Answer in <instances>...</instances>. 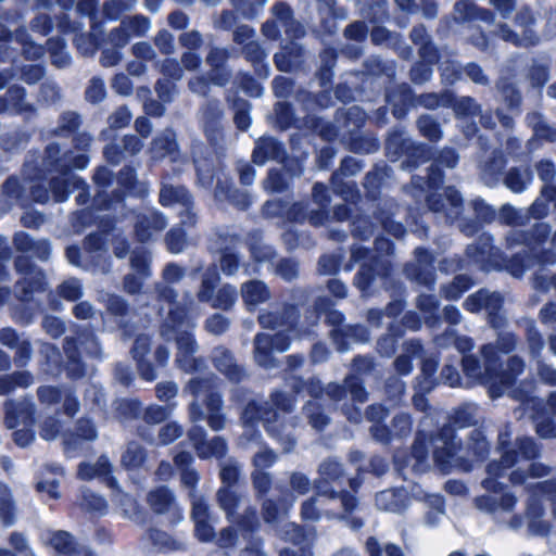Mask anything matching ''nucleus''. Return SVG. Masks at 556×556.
Segmentation results:
<instances>
[{"instance_id": "obj_1", "label": "nucleus", "mask_w": 556, "mask_h": 556, "mask_svg": "<svg viewBox=\"0 0 556 556\" xmlns=\"http://www.w3.org/2000/svg\"><path fill=\"white\" fill-rule=\"evenodd\" d=\"M518 464L515 451H504L501 460L489 464L488 477L482 481V486L491 494L476 497L475 505L482 513L491 515L497 522L505 525L511 530H519L523 527L525 520L521 515L514 514L518 504V497L509 492L498 494L500 483L497 478L505 475L506 470Z\"/></svg>"}, {"instance_id": "obj_2", "label": "nucleus", "mask_w": 556, "mask_h": 556, "mask_svg": "<svg viewBox=\"0 0 556 556\" xmlns=\"http://www.w3.org/2000/svg\"><path fill=\"white\" fill-rule=\"evenodd\" d=\"M175 299L173 289L166 287L160 291V300L163 302L161 314H166L161 326V336L167 341H176L178 350L176 363L185 371L191 372L202 365V361L194 357L198 350L191 333L194 325L187 317V303L182 307Z\"/></svg>"}, {"instance_id": "obj_3", "label": "nucleus", "mask_w": 556, "mask_h": 556, "mask_svg": "<svg viewBox=\"0 0 556 556\" xmlns=\"http://www.w3.org/2000/svg\"><path fill=\"white\" fill-rule=\"evenodd\" d=\"M433 447V460L442 472H448L453 468L464 466V460L469 458L470 454L476 457H482L489 450V444L481 430L471 431L469 442L464 448L456 442L454 429L444 427L439 435L431 440Z\"/></svg>"}, {"instance_id": "obj_4", "label": "nucleus", "mask_w": 556, "mask_h": 556, "mask_svg": "<svg viewBox=\"0 0 556 556\" xmlns=\"http://www.w3.org/2000/svg\"><path fill=\"white\" fill-rule=\"evenodd\" d=\"M186 391L194 397L189 407V417L192 422L207 419L208 426L215 431L225 427V418L220 413L222 397L215 391L213 377L192 378Z\"/></svg>"}, {"instance_id": "obj_5", "label": "nucleus", "mask_w": 556, "mask_h": 556, "mask_svg": "<svg viewBox=\"0 0 556 556\" xmlns=\"http://www.w3.org/2000/svg\"><path fill=\"white\" fill-rule=\"evenodd\" d=\"M316 495L305 501L302 505V517L306 520L316 521L321 516L320 507H324L325 514L332 517H340V506L344 513L351 511L355 507V498L349 493L333 494L329 492L323 483L316 484Z\"/></svg>"}, {"instance_id": "obj_6", "label": "nucleus", "mask_w": 556, "mask_h": 556, "mask_svg": "<svg viewBox=\"0 0 556 556\" xmlns=\"http://www.w3.org/2000/svg\"><path fill=\"white\" fill-rule=\"evenodd\" d=\"M294 406V400L283 393H274L270 403L260 407L256 403H250L245 407L242 419L244 425H252L254 420L261 419L267 428V431L276 435L278 426L276 425L282 414L289 413Z\"/></svg>"}, {"instance_id": "obj_7", "label": "nucleus", "mask_w": 556, "mask_h": 556, "mask_svg": "<svg viewBox=\"0 0 556 556\" xmlns=\"http://www.w3.org/2000/svg\"><path fill=\"white\" fill-rule=\"evenodd\" d=\"M482 355L483 368L475 357L470 355L464 356L462 359L464 371L469 378L485 384L492 397H498L497 378H494L495 366H497L498 362L495 348L492 345L483 346Z\"/></svg>"}, {"instance_id": "obj_8", "label": "nucleus", "mask_w": 556, "mask_h": 556, "mask_svg": "<svg viewBox=\"0 0 556 556\" xmlns=\"http://www.w3.org/2000/svg\"><path fill=\"white\" fill-rule=\"evenodd\" d=\"M311 489L309 479L300 472H293L290 477L289 486H279L281 505L276 507L273 501L264 503V518L267 522L280 520L288 508L293 505L296 497L306 494Z\"/></svg>"}, {"instance_id": "obj_9", "label": "nucleus", "mask_w": 556, "mask_h": 556, "mask_svg": "<svg viewBox=\"0 0 556 556\" xmlns=\"http://www.w3.org/2000/svg\"><path fill=\"white\" fill-rule=\"evenodd\" d=\"M535 23L536 18L530 8L522 7L515 17V24L520 28L519 33L509 29L506 25H501L495 33L503 40L515 46L530 47L536 45L540 40L536 31L533 29Z\"/></svg>"}, {"instance_id": "obj_10", "label": "nucleus", "mask_w": 556, "mask_h": 556, "mask_svg": "<svg viewBox=\"0 0 556 556\" xmlns=\"http://www.w3.org/2000/svg\"><path fill=\"white\" fill-rule=\"evenodd\" d=\"M50 190L41 185L31 188V195L36 202L46 203L52 195L56 202H63L67 199L68 192L72 190H81L77 197L81 201L85 195V182L77 175L64 174L62 178L52 179L49 184Z\"/></svg>"}, {"instance_id": "obj_11", "label": "nucleus", "mask_w": 556, "mask_h": 556, "mask_svg": "<svg viewBox=\"0 0 556 556\" xmlns=\"http://www.w3.org/2000/svg\"><path fill=\"white\" fill-rule=\"evenodd\" d=\"M522 324L526 328L529 355L532 359H535L538 364V375L543 382L556 386V369L540 359L542 351L544 350V341L536 329L535 323L531 319H525Z\"/></svg>"}, {"instance_id": "obj_12", "label": "nucleus", "mask_w": 556, "mask_h": 556, "mask_svg": "<svg viewBox=\"0 0 556 556\" xmlns=\"http://www.w3.org/2000/svg\"><path fill=\"white\" fill-rule=\"evenodd\" d=\"M525 362L522 358L518 356H511L508 358L506 363V368L497 371L494 370V378H497V392H500V396L505 392L509 391V394L521 401L527 407L530 405L533 407L535 405L534 399H529L527 395H523L519 390L511 389V386L517 376L523 372L525 370Z\"/></svg>"}, {"instance_id": "obj_13", "label": "nucleus", "mask_w": 556, "mask_h": 556, "mask_svg": "<svg viewBox=\"0 0 556 556\" xmlns=\"http://www.w3.org/2000/svg\"><path fill=\"white\" fill-rule=\"evenodd\" d=\"M503 299L497 292H489L486 290H480L477 293L470 295L464 303L466 309L469 312H479L484 309L488 312L490 317V323L493 328L498 329L504 324L505 320L497 313L502 307Z\"/></svg>"}, {"instance_id": "obj_14", "label": "nucleus", "mask_w": 556, "mask_h": 556, "mask_svg": "<svg viewBox=\"0 0 556 556\" xmlns=\"http://www.w3.org/2000/svg\"><path fill=\"white\" fill-rule=\"evenodd\" d=\"M255 361L265 368L274 367V358L271 352H285L290 346V338L285 332H278L274 337L268 334H257L254 340Z\"/></svg>"}, {"instance_id": "obj_15", "label": "nucleus", "mask_w": 556, "mask_h": 556, "mask_svg": "<svg viewBox=\"0 0 556 556\" xmlns=\"http://www.w3.org/2000/svg\"><path fill=\"white\" fill-rule=\"evenodd\" d=\"M551 232V228L547 224L541 223L535 225L534 232L531 238H525L519 231H513L509 239L526 243L531 252L534 254V258L538 264L552 265L556 263V254L553 251H542L541 245L547 239Z\"/></svg>"}, {"instance_id": "obj_16", "label": "nucleus", "mask_w": 556, "mask_h": 556, "mask_svg": "<svg viewBox=\"0 0 556 556\" xmlns=\"http://www.w3.org/2000/svg\"><path fill=\"white\" fill-rule=\"evenodd\" d=\"M160 202L163 206L180 205L181 223L190 226L195 224V214L191 211L192 199L184 187L164 185L160 192Z\"/></svg>"}, {"instance_id": "obj_17", "label": "nucleus", "mask_w": 556, "mask_h": 556, "mask_svg": "<svg viewBox=\"0 0 556 556\" xmlns=\"http://www.w3.org/2000/svg\"><path fill=\"white\" fill-rule=\"evenodd\" d=\"M218 277L213 274L212 277H205L202 280V287L198 292V296L203 302H211L212 306L220 309H229L237 300V291L231 286L222 287L215 296H212V290Z\"/></svg>"}, {"instance_id": "obj_18", "label": "nucleus", "mask_w": 556, "mask_h": 556, "mask_svg": "<svg viewBox=\"0 0 556 556\" xmlns=\"http://www.w3.org/2000/svg\"><path fill=\"white\" fill-rule=\"evenodd\" d=\"M523 520L530 535L546 536L551 532V525L545 518L542 500L536 495L528 498Z\"/></svg>"}, {"instance_id": "obj_19", "label": "nucleus", "mask_w": 556, "mask_h": 556, "mask_svg": "<svg viewBox=\"0 0 556 556\" xmlns=\"http://www.w3.org/2000/svg\"><path fill=\"white\" fill-rule=\"evenodd\" d=\"M15 266L17 271L23 275L17 282V288L22 292V300L26 301L29 299L31 292L43 289L45 277L39 269L30 266L26 256L17 257Z\"/></svg>"}, {"instance_id": "obj_20", "label": "nucleus", "mask_w": 556, "mask_h": 556, "mask_svg": "<svg viewBox=\"0 0 556 556\" xmlns=\"http://www.w3.org/2000/svg\"><path fill=\"white\" fill-rule=\"evenodd\" d=\"M205 431L203 428L194 426L189 431V439L192 442L199 457L210 458L216 457L222 458L226 455L227 445L224 439L215 437L211 441H205Z\"/></svg>"}, {"instance_id": "obj_21", "label": "nucleus", "mask_w": 556, "mask_h": 556, "mask_svg": "<svg viewBox=\"0 0 556 556\" xmlns=\"http://www.w3.org/2000/svg\"><path fill=\"white\" fill-rule=\"evenodd\" d=\"M5 419L4 424L9 429L16 428L20 425H33L35 405L24 399L22 401H7L4 404Z\"/></svg>"}, {"instance_id": "obj_22", "label": "nucleus", "mask_w": 556, "mask_h": 556, "mask_svg": "<svg viewBox=\"0 0 556 556\" xmlns=\"http://www.w3.org/2000/svg\"><path fill=\"white\" fill-rule=\"evenodd\" d=\"M275 21H268L263 25V34L269 39H276L279 35L278 24L285 28L287 33L292 31L294 36L302 35L301 27L298 25L293 27L294 23L291 21V12L289 7L285 3H278L273 9Z\"/></svg>"}, {"instance_id": "obj_23", "label": "nucleus", "mask_w": 556, "mask_h": 556, "mask_svg": "<svg viewBox=\"0 0 556 556\" xmlns=\"http://www.w3.org/2000/svg\"><path fill=\"white\" fill-rule=\"evenodd\" d=\"M166 226L167 219L163 214L155 211H149L146 214L137 216L135 231L137 238L141 242H146L152 239L154 235L162 231Z\"/></svg>"}, {"instance_id": "obj_24", "label": "nucleus", "mask_w": 556, "mask_h": 556, "mask_svg": "<svg viewBox=\"0 0 556 556\" xmlns=\"http://www.w3.org/2000/svg\"><path fill=\"white\" fill-rule=\"evenodd\" d=\"M130 266L135 271L125 278V290L128 293H136L142 286V280L149 276V256L146 251H134L130 256Z\"/></svg>"}, {"instance_id": "obj_25", "label": "nucleus", "mask_w": 556, "mask_h": 556, "mask_svg": "<svg viewBox=\"0 0 556 556\" xmlns=\"http://www.w3.org/2000/svg\"><path fill=\"white\" fill-rule=\"evenodd\" d=\"M408 505V492L404 488L388 489L376 495V506L380 510L401 514Z\"/></svg>"}, {"instance_id": "obj_26", "label": "nucleus", "mask_w": 556, "mask_h": 556, "mask_svg": "<svg viewBox=\"0 0 556 556\" xmlns=\"http://www.w3.org/2000/svg\"><path fill=\"white\" fill-rule=\"evenodd\" d=\"M326 393L334 401L343 400L346 394H350L351 399L359 404H363L368 400V393L365 391L363 382L357 377L346 378L344 387L329 384L326 388Z\"/></svg>"}, {"instance_id": "obj_27", "label": "nucleus", "mask_w": 556, "mask_h": 556, "mask_svg": "<svg viewBox=\"0 0 556 556\" xmlns=\"http://www.w3.org/2000/svg\"><path fill=\"white\" fill-rule=\"evenodd\" d=\"M97 437V430L92 422L89 419H80L77 422L76 433L64 438L66 454L74 457L75 452L83 448V441H93Z\"/></svg>"}, {"instance_id": "obj_28", "label": "nucleus", "mask_w": 556, "mask_h": 556, "mask_svg": "<svg viewBox=\"0 0 556 556\" xmlns=\"http://www.w3.org/2000/svg\"><path fill=\"white\" fill-rule=\"evenodd\" d=\"M16 41L22 47L23 54L29 59H39L43 55L45 50L40 45L34 43L29 40V36L25 29H18L14 36L7 28L4 24L0 22V41Z\"/></svg>"}, {"instance_id": "obj_29", "label": "nucleus", "mask_w": 556, "mask_h": 556, "mask_svg": "<svg viewBox=\"0 0 556 556\" xmlns=\"http://www.w3.org/2000/svg\"><path fill=\"white\" fill-rule=\"evenodd\" d=\"M49 542L55 552L64 556H93L88 548L74 542L72 535L65 531L53 533Z\"/></svg>"}, {"instance_id": "obj_30", "label": "nucleus", "mask_w": 556, "mask_h": 556, "mask_svg": "<svg viewBox=\"0 0 556 556\" xmlns=\"http://www.w3.org/2000/svg\"><path fill=\"white\" fill-rule=\"evenodd\" d=\"M112 465L105 456H102L93 465L80 464L78 476L84 480L93 478L102 479L110 488L116 486V480L111 476Z\"/></svg>"}, {"instance_id": "obj_31", "label": "nucleus", "mask_w": 556, "mask_h": 556, "mask_svg": "<svg viewBox=\"0 0 556 556\" xmlns=\"http://www.w3.org/2000/svg\"><path fill=\"white\" fill-rule=\"evenodd\" d=\"M417 266H409L407 274L420 283L431 285L434 281L432 268H430L431 256L428 251L418 248L415 250Z\"/></svg>"}, {"instance_id": "obj_32", "label": "nucleus", "mask_w": 556, "mask_h": 556, "mask_svg": "<svg viewBox=\"0 0 556 556\" xmlns=\"http://www.w3.org/2000/svg\"><path fill=\"white\" fill-rule=\"evenodd\" d=\"M455 18L463 21H482L486 24H493L495 16L488 9L478 8L475 3L463 0L455 4Z\"/></svg>"}, {"instance_id": "obj_33", "label": "nucleus", "mask_w": 556, "mask_h": 556, "mask_svg": "<svg viewBox=\"0 0 556 556\" xmlns=\"http://www.w3.org/2000/svg\"><path fill=\"white\" fill-rule=\"evenodd\" d=\"M113 489V502L119 507L122 515L136 523H143L146 515L139 508L137 502L128 494L122 492L117 485Z\"/></svg>"}, {"instance_id": "obj_34", "label": "nucleus", "mask_w": 556, "mask_h": 556, "mask_svg": "<svg viewBox=\"0 0 556 556\" xmlns=\"http://www.w3.org/2000/svg\"><path fill=\"white\" fill-rule=\"evenodd\" d=\"M176 153L177 143L173 130L166 129L153 140L151 154L154 159L170 156L172 160H176Z\"/></svg>"}, {"instance_id": "obj_35", "label": "nucleus", "mask_w": 556, "mask_h": 556, "mask_svg": "<svg viewBox=\"0 0 556 556\" xmlns=\"http://www.w3.org/2000/svg\"><path fill=\"white\" fill-rule=\"evenodd\" d=\"M229 53L224 48H212L206 56V62L214 68L211 79L215 85L224 86L229 80V74L225 71L219 72V68L225 64Z\"/></svg>"}, {"instance_id": "obj_36", "label": "nucleus", "mask_w": 556, "mask_h": 556, "mask_svg": "<svg viewBox=\"0 0 556 556\" xmlns=\"http://www.w3.org/2000/svg\"><path fill=\"white\" fill-rule=\"evenodd\" d=\"M242 298L249 308L266 302L270 298V292L266 285L260 280H252L242 286Z\"/></svg>"}, {"instance_id": "obj_37", "label": "nucleus", "mask_w": 556, "mask_h": 556, "mask_svg": "<svg viewBox=\"0 0 556 556\" xmlns=\"http://www.w3.org/2000/svg\"><path fill=\"white\" fill-rule=\"evenodd\" d=\"M444 195L446 198V203H439V201L437 200V195L431 194L428 198L429 207L434 212L445 210L446 216L448 218L456 217L458 215V208L462 205L463 201L460 194L458 193L457 190L453 188H447L444 191Z\"/></svg>"}, {"instance_id": "obj_38", "label": "nucleus", "mask_w": 556, "mask_h": 556, "mask_svg": "<svg viewBox=\"0 0 556 556\" xmlns=\"http://www.w3.org/2000/svg\"><path fill=\"white\" fill-rule=\"evenodd\" d=\"M213 362L215 367L230 380H240L242 377V371L235 364L232 355L226 349L216 348L213 351Z\"/></svg>"}, {"instance_id": "obj_39", "label": "nucleus", "mask_w": 556, "mask_h": 556, "mask_svg": "<svg viewBox=\"0 0 556 556\" xmlns=\"http://www.w3.org/2000/svg\"><path fill=\"white\" fill-rule=\"evenodd\" d=\"M413 496L419 500H425L433 510L426 515L425 521L428 526H435L440 522L444 515V501L443 497L437 494L427 495L418 488L412 489Z\"/></svg>"}, {"instance_id": "obj_40", "label": "nucleus", "mask_w": 556, "mask_h": 556, "mask_svg": "<svg viewBox=\"0 0 556 556\" xmlns=\"http://www.w3.org/2000/svg\"><path fill=\"white\" fill-rule=\"evenodd\" d=\"M148 503L156 514H165L176 508L175 498L165 486L151 491L148 494Z\"/></svg>"}, {"instance_id": "obj_41", "label": "nucleus", "mask_w": 556, "mask_h": 556, "mask_svg": "<svg viewBox=\"0 0 556 556\" xmlns=\"http://www.w3.org/2000/svg\"><path fill=\"white\" fill-rule=\"evenodd\" d=\"M281 154V146L274 138H262L256 142L253 151L255 164L263 165L269 159H278Z\"/></svg>"}, {"instance_id": "obj_42", "label": "nucleus", "mask_w": 556, "mask_h": 556, "mask_svg": "<svg viewBox=\"0 0 556 556\" xmlns=\"http://www.w3.org/2000/svg\"><path fill=\"white\" fill-rule=\"evenodd\" d=\"M33 376L28 371H17L0 377V394L7 395L17 388H27L33 384Z\"/></svg>"}, {"instance_id": "obj_43", "label": "nucleus", "mask_w": 556, "mask_h": 556, "mask_svg": "<svg viewBox=\"0 0 556 556\" xmlns=\"http://www.w3.org/2000/svg\"><path fill=\"white\" fill-rule=\"evenodd\" d=\"M551 469L542 463H531L527 468L518 467L513 470L509 475L510 482L513 484H521L527 481L528 478H541L547 476Z\"/></svg>"}, {"instance_id": "obj_44", "label": "nucleus", "mask_w": 556, "mask_h": 556, "mask_svg": "<svg viewBox=\"0 0 556 556\" xmlns=\"http://www.w3.org/2000/svg\"><path fill=\"white\" fill-rule=\"evenodd\" d=\"M555 201L556 205V188L545 185L541 195L533 202L529 208V213L533 218H543L548 213V202Z\"/></svg>"}, {"instance_id": "obj_45", "label": "nucleus", "mask_w": 556, "mask_h": 556, "mask_svg": "<svg viewBox=\"0 0 556 556\" xmlns=\"http://www.w3.org/2000/svg\"><path fill=\"white\" fill-rule=\"evenodd\" d=\"M412 40L419 45V53L424 62L432 63L437 61V51L428 41V36L424 26L414 27L410 33Z\"/></svg>"}, {"instance_id": "obj_46", "label": "nucleus", "mask_w": 556, "mask_h": 556, "mask_svg": "<svg viewBox=\"0 0 556 556\" xmlns=\"http://www.w3.org/2000/svg\"><path fill=\"white\" fill-rule=\"evenodd\" d=\"M222 116V111L218 105L213 104L210 108L205 109L202 112V119L204 125V130L212 141L217 140V136L219 134V118Z\"/></svg>"}, {"instance_id": "obj_47", "label": "nucleus", "mask_w": 556, "mask_h": 556, "mask_svg": "<svg viewBox=\"0 0 556 556\" xmlns=\"http://www.w3.org/2000/svg\"><path fill=\"white\" fill-rule=\"evenodd\" d=\"M320 480L316 484L323 483L324 486L333 494L334 491L328 486L330 482H336L342 477V466L336 460L324 462L319 467Z\"/></svg>"}, {"instance_id": "obj_48", "label": "nucleus", "mask_w": 556, "mask_h": 556, "mask_svg": "<svg viewBox=\"0 0 556 556\" xmlns=\"http://www.w3.org/2000/svg\"><path fill=\"white\" fill-rule=\"evenodd\" d=\"M143 448L135 442H130L122 455V465L128 469L141 467L146 462Z\"/></svg>"}, {"instance_id": "obj_49", "label": "nucleus", "mask_w": 556, "mask_h": 556, "mask_svg": "<svg viewBox=\"0 0 556 556\" xmlns=\"http://www.w3.org/2000/svg\"><path fill=\"white\" fill-rule=\"evenodd\" d=\"M8 99L0 98V112L12 110L22 112L27 110V104L24 102V90L20 87H12L8 91Z\"/></svg>"}, {"instance_id": "obj_50", "label": "nucleus", "mask_w": 556, "mask_h": 556, "mask_svg": "<svg viewBox=\"0 0 556 556\" xmlns=\"http://www.w3.org/2000/svg\"><path fill=\"white\" fill-rule=\"evenodd\" d=\"M149 539L152 541L153 545L162 552L176 551L184 546L181 541L173 539L166 532L155 529L150 530Z\"/></svg>"}, {"instance_id": "obj_51", "label": "nucleus", "mask_w": 556, "mask_h": 556, "mask_svg": "<svg viewBox=\"0 0 556 556\" xmlns=\"http://www.w3.org/2000/svg\"><path fill=\"white\" fill-rule=\"evenodd\" d=\"M48 49L51 54L52 63L58 67H64L70 63V56L65 51V42L61 38H51L48 40Z\"/></svg>"}, {"instance_id": "obj_52", "label": "nucleus", "mask_w": 556, "mask_h": 556, "mask_svg": "<svg viewBox=\"0 0 556 556\" xmlns=\"http://www.w3.org/2000/svg\"><path fill=\"white\" fill-rule=\"evenodd\" d=\"M13 501L9 489L0 482V519L4 525L13 523Z\"/></svg>"}, {"instance_id": "obj_53", "label": "nucleus", "mask_w": 556, "mask_h": 556, "mask_svg": "<svg viewBox=\"0 0 556 556\" xmlns=\"http://www.w3.org/2000/svg\"><path fill=\"white\" fill-rule=\"evenodd\" d=\"M80 506L86 510L99 514L104 513L108 507L103 497L88 490L81 493Z\"/></svg>"}, {"instance_id": "obj_54", "label": "nucleus", "mask_w": 556, "mask_h": 556, "mask_svg": "<svg viewBox=\"0 0 556 556\" xmlns=\"http://www.w3.org/2000/svg\"><path fill=\"white\" fill-rule=\"evenodd\" d=\"M428 453L424 440L418 437L412 451L410 466L415 471H424L428 467Z\"/></svg>"}, {"instance_id": "obj_55", "label": "nucleus", "mask_w": 556, "mask_h": 556, "mask_svg": "<svg viewBox=\"0 0 556 556\" xmlns=\"http://www.w3.org/2000/svg\"><path fill=\"white\" fill-rule=\"evenodd\" d=\"M219 506L227 514L229 519L233 518L235 509L239 505V497L228 488H222L217 492Z\"/></svg>"}, {"instance_id": "obj_56", "label": "nucleus", "mask_w": 556, "mask_h": 556, "mask_svg": "<svg viewBox=\"0 0 556 556\" xmlns=\"http://www.w3.org/2000/svg\"><path fill=\"white\" fill-rule=\"evenodd\" d=\"M302 210H303L302 204L293 205V207L290 212L291 217L295 220H302V219L307 218L308 222L314 226H320L325 223L326 213L323 210V207L317 211L311 210L308 213L301 215Z\"/></svg>"}, {"instance_id": "obj_57", "label": "nucleus", "mask_w": 556, "mask_h": 556, "mask_svg": "<svg viewBox=\"0 0 556 556\" xmlns=\"http://www.w3.org/2000/svg\"><path fill=\"white\" fill-rule=\"evenodd\" d=\"M366 549L369 556H403L400 547L393 544H386L383 547L375 538H369L366 543Z\"/></svg>"}, {"instance_id": "obj_58", "label": "nucleus", "mask_w": 556, "mask_h": 556, "mask_svg": "<svg viewBox=\"0 0 556 556\" xmlns=\"http://www.w3.org/2000/svg\"><path fill=\"white\" fill-rule=\"evenodd\" d=\"M417 125L420 132L430 140L437 141L441 138V129L431 116H421L418 119Z\"/></svg>"}, {"instance_id": "obj_59", "label": "nucleus", "mask_w": 556, "mask_h": 556, "mask_svg": "<svg viewBox=\"0 0 556 556\" xmlns=\"http://www.w3.org/2000/svg\"><path fill=\"white\" fill-rule=\"evenodd\" d=\"M532 264V257L527 254L523 255L519 253L509 261L507 269L514 277L519 278L525 274L526 269L531 267Z\"/></svg>"}, {"instance_id": "obj_60", "label": "nucleus", "mask_w": 556, "mask_h": 556, "mask_svg": "<svg viewBox=\"0 0 556 556\" xmlns=\"http://www.w3.org/2000/svg\"><path fill=\"white\" fill-rule=\"evenodd\" d=\"M528 122L530 125L533 126V129L538 137L545 138L551 141L556 140V131L551 129L540 115H538V114L529 115Z\"/></svg>"}, {"instance_id": "obj_61", "label": "nucleus", "mask_w": 556, "mask_h": 556, "mask_svg": "<svg viewBox=\"0 0 556 556\" xmlns=\"http://www.w3.org/2000/svg\"><path fill=\"white\" fill-rule=\"evenodd\" d=\"M122 23L130 36H143L150 29V22L143 16H134L123 21Z\"/></svg>"}, {"instance_id": "obj_62", "label": "nucleus", "mask_w": 556, "mask_h": 556, "mask_svg": "<svg viewBox=\"0 0 556 556\" xmlns=\"http://www.w3.org/2000/svg\"><path fill=\"white\" fill-rule=\"evenodd\" d=\"M304 409L309 424L315 429H323L328 424V417L320 413L319 405L316 402H309Z\"/></svg>"}, {"instance_id": "obj_63", "label": "nucleus", "mask_w": 556, "mask_h": 556, "mask_svg": "<svg viewBox=\"0 0 556 556\" xmlns=\"http://www.w3.org/2000/svg\"><path fill=\"white\" fill-rule=\"evenodd\" d=\"M454 111L458 116L467 117L477 115L480 109L473 99L464 97L455 102Z\"/></svg>"}, {"instance_id": "obj_64", "label": "nucleus", "mask_w": 556, "mask_h": 556, "mask_svg": "<svg viewBox=\"0 0 556 556\" xmlns=\"http://www.w3.org/2000/svg\"><path fill=\"white\" fill-rule=\"evenodd\" d=\"M60 294L70 301H75L83 295L81 285L77 279L65 280L60 287Z\"/></svg>"}]
</instances>
